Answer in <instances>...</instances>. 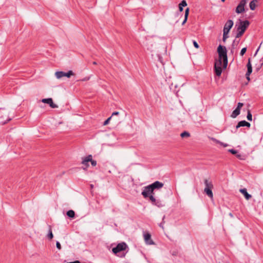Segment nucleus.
Segmentation results:
<instances>
[{"instance_id": "f257e3e1", "label": "nucleus", "mask_w": 263, "mask_h": 263, "mask_svg": "<svg viewBox=\"0 0 263 263\" xmlns=\"http://www.w3.org/2000/svg\"><path fill=\"white\" fill-rule=\"evenodd\" d=\"M217 52L218 53V59H222L223 68H226L228 65V57L226 47L219 45L217 48Z\"/></svg>"}, {"instance_id": "f03ea898", "label": "nucleus", "mask_w": 263, "mask_h": 263, "mask_svg": "<svg viewBox=\"0 0 263 263\" xmlns=\"http://www.w3.org/2000/svg\"><path fill=\"white\" fill-rule=\"evenodd\" d=\"M204 183L205 186L204 189V192L211 199H213V194L212 190L213 188V185L212 182L207 179H205L204 180Z\"/></svg>"}, {"instance_id": "7ed1b4c3", "label": "nucleus", "mask_w": 263, "mask_h": 263, "mask_svg": "<svg viewBox=\"0 0 263 263\" xmlns=\"http://www.w3.org/2000/svg\"><path fill=\"white\" fill-rule=\"evenodd\" d=\"M90 162L92 166H95L97 165V161L92 160V156L91 155H89L83 158L82 161V164L85 166L83 168V170H86L89 166L88 163Z\"/></svg>"}, {"instance_id": "20e7f679", "label": "nucleus", "mask_w": 263, "mask_h": 263, "mask_svg": "<svg viewBox=\"0 0 263 263\" xmlns=\"http://www.w3.org/2000/svg\"><path fill=\"white\" fill-rule=\"evenodd\" d=\"M128 248L127 245L124 242L118 243L117 246L112 249V252L117 254L118 253L125 250Z\"/></svg>"}, {"instance_id": "39448f33", "label": "nucleus", "mask_w": 263, "mask_h": 263, "mask_svg": "<svg viewBox=\"0 0 263 263\" xmlns=\"http://www.w3.org/2000/svg\"><path fill=\"white\" fill-rule=\"evenodd\" d=\"M248 21H240L237 26V31L238 33H243L249 25Z\"/></svg>"}, {"instance_id": "423d86ee", "label": "nucleus", "mask_w": 263, "mask_h": 263, "mask_svg": "<svg viewBox=\"0 0 263 263\" xmlns=\"http://www.w3.org/2000/svg\"><path fill=\"white\" fill-rule=\"evenodd\" d=\"M154 189L153 188L149 185L144 186L143 191L141 193V194L144 197V198H148L149 195L154 194Z\"/></svg>"}, {"instance_id": "0eeeda50", "label": "nucleus", "mask_w": 263, "mask_h": 263, "mask_svg": "<svg viewBox=\"0 0 263 263\" xmlns=\"http://www.w3.org/2000/svg\"><path fill=\"white\" fill-rule=\"evenodd\" d=\"M247 3V0H241L236 9V12L238 14L245 11V7Z\"/></svg>"}, {"instance_id": "6e6552de", "label": "nucleus", "mask_w": 263, "mask_h": 263, "mask_svg": "<svg viewBox=\"0 0 263 263\" xmlns=\"http://www.w3.org/2000/svg\"><path fill=\"white\" fill-rule=\"evenodd\" d=\"M233 26V22L232 20L228 21L224 26L223 33H229Z\"/></svg>"}, {"instance_id": "1a4fd4ad", "label": "nucleus", "mask_w": 263, "mask_h": 263, "mask_svg": "<svg viewBox=\"0 0 263 263\" xmlns=\"http://www.w3.org/2000/svg\"><path fill=\"white\" fill-rule=\"evenodd\" d=\"M43 103H47L52 108H58V105L53 103L51 98L43 99L41 101Z\"/></svg>"}, {"instance_id": "9d476101", "label": "nucleus", "mask_w": 263, "mask_h": 263, "mask_svg": "<svg viewBox=\"0 0 263 263\" xmlns=\"http://www.w3.org/2000/svg\"><path fill=\"white\" fill-rule=\"evenodd\" d=\"M144 238L146 244L154 245V242L151 239V235L149 233H144Z\"/></svg>"}, {"instance_id": "9b49d317", "label": "nucleus", "mask_w": 263, "mask_h": 263, "mask_svg": "<svg viewBox=\"0 0 263 263\" xmlns=\"http://www.w3.org/2000/svg\"><path fill=\"white\" fill-rule=\"evenodd\" d=\"M150 185L153 188L154 190H155L160 189L163 186L164 184L161 182L156 181L150 184Z\"/></svg>"}, {"instance_id": "f8f14e48", "label": "nucleus", "mask_w": 263, "mask_h": 263, "mask_svg": "<svg viewBox=\"0 0 263 263\" xmlns=\"http://www.w3.org/2000/svg\"><path fill=\"white\" fill-rule=\"evenodd\" d=\"M251 124L250 123L247 122L245 120L239 121L237 125L236 126V129H237L240 127L247 126L248 127H250Z\"/></svg>"}, {"instance_id": "ddd939ff", "label": "nucleus", "mask_w": 263, "mask_h": 263, "mask_svg": "<svg viewBox=\"0 0 263 263\" xmlns=\"http://www.w3.org/2000/svg\"><path fill=\"white\" fill-rule=\"evenodd\" d=\"M240 192L241 193H242L245 198L247 199V200H249L251 198V195L250 194H249L248 192H247V189L244 188V189H241L240 190H239Z\"/></svg>"}, {"instance_id": "4468645a", "label": "nucleus", "mask_w": 263, "mask_h": 263, "mask_svg": "<svg viewBox=\"0 0 263 263\" xmlns=\"http://www.w3.org/2000/svg\"><path fill=\"white\" fill-rule=\"evenodd\" d=\"M214 70L216 74L219 77L221 74L222 68L221 67H214Z\"/></svg>"}, {"instance_id": "2eb2a0df", "label": "nucleus", "mask_w": 263, "mask_h": 263, "mask_svg": "<svg viewBox=\"0 0 263 263\" xmlns=\"http://www.w3.org/2000/svg\"><path fill=\"white\" fill-rule=\"evenodd\" d=\"M256 3H257V0H253L252 1L250 4H249V6H250V8L252 10H255V9L256 8Z\"/></svg>"}, {"instance_id": "dca6fc26", "label": "nucleus", "mask_w": 263, "mask_h": 263, "mask_svg": "<svg viewBox=\"0 0 263 263\" xmlns=\"http://www.w3.org/2000/svg\"><path fill=\"white\" fill-rule=\"evenodd\" d=\"M240 110L238 108H236L232 113L231 117L233 118H236L240 114Z\"/></svg>"}, {"instance_id": "f3484780", "label": "nucleus", "mask_w": 263, "mask_h": 263, "mask_svg": "<svg viewBox=\"0 0 263 263\" xmlns=\"http://www.w3.org/2000/svg\"><path fill=\"white\" fill-rule=\"evenodd\" d=\"M187 6V3L185 0H183L179 5V9L180 11H183V7Z\"/></svg>"}, {"instance_id": "a211bd4d", "label": "nucleus", "mask_w": 263, "mask_h": 263, "mask_svg": "<svg viewBox=\"0 0 263 263\" xmlns=\"http://www.w3.org/2000/svg\"><path fill=\"white\" fill-rule=\"evenodd\" d=\"M65 72L63 71H57L55 73V76L56 78L58 79L62 78L64 77Z\"/></svg>"}, {"instance_id": "6ab92c4d", "label": "nucleus", "mask_w": 263, "mask_h": 263, "mask_svg": "<svg viewBox=\"0 0 263 263\" xmlns=\"http://www.w3.org/2000/svg\"><path fill=\"white\" fill-rule=\"evenodd\" d=\"M67 216H68L69 218H74L75 216V213L74 211L73 210H69L66 213Z\"/></svg>"}, {"instance_id": "aec40b11", "label": "nucleus", "mask_w": 263, "mask_h": 263, "mask_svg": "<svg viewBox=\"0 0 263 263\" xmlns=\"http://www.w3.org/2000/svg\"><path fill=\"white\" fill-rule=\"evenodd\" d=\"M222 59H218L217 60L214 65V67H221Z\"/></svg>"}, {"instance_id": "412c9836", "label": "nucleus", "mask_w": 263, "mask_h": 263, "mask_svg": "<svg viewBox=\"0 0 263 263\" xmlns=\"http://www.w3.org/2000/svg\"><path fill=\"white\" fill-rule=\"evenodd\" d=\"M247 68H248V70H247V71L246 72V76L247 79L249 80H250L249 76H250V74L251 73V72L252 71V67H248Z\"/></svg>"}, {"instance_id": "4be33fe9", "label": "nucleus", "mask_w": 263, "mask_h": 263, "mask_svg": "<svg viewBox=\"0 0 263 263\" xmlns=\"http://www.w3.org/2000/svg\"><path fill=\"white\" fill-rule=\"evenodd\" d=\"M189 8H187L185 9V11L184 20L183 22V24H184L186 21L188 15H189Z\"/></svg>"}, {"instance_id": "5701e85b", "label": "nucleus", "mask_w": 263, "mask_h": 263, "mask_svg": "<svg viewBox=\"0 0 263 263\" xmlns=\"http://www.w3.org/2000/svg\"><path fill=\"white\" fill-rule=\"evenodd\" d=\"M180 136L182 138L189 137L190 136V134L188 132L184 131L181 134Z\"/></svg>"}, {"instance_id": "b1692460", "label": "nucleus", "mask_w": 263, "mask_h": 263, "mask_svg": "<svg viewBox=\"0 0 263 263\" xmlns=\"http://www.w3.org/2000/svg\"><path fill=\"white\" fill-rule=\"evenodd\" d=\"M74 74L72 70H69L67 72H65L64 77L70 78V76H73Z\"/></svg>"}, {"instance_id": "393cba45", "label": "nucleus", "mask_w": 263, "mask_h": 263, "mask_svg": "<svg viewBox=\"0 0 263 263\" xmlns=\"http://www.w3.org/2000/svg\"><path fill=\"white\" fill-rule=\"evenodd\" d=\"M247 118L250 121L252 120V115L250 110H248Z\"/></svg>"}, {"instance_id": "a878e982", "label": "nucleus", "mask_w": 263, "mask_h": 263, "mask_svg": "<svg viewBox=\"0 0 263 263\" xmlns=\"http://www.w3.org/2000/svg\"><path fill=\"white\" fill-rule=\"evenodd\" d=\"M48 238L49 239H51L53 237V234H52V230H51L50 227L49 230V233H48Z\"/></svg>"}, {"instance_id": "bb28decb", "label": "nucleus", "mask_w": 263, "mask_h": 263, "mask_svg": "<svg viewBox=\"0 0 263 263\" xmlns=\"http://www.w3.org/2000/svg\"><path fill=\"white\" fill-rule=\"evenodd\" d=\"M149 198V200L152 202L153 204L156 202V200L155 198L154 197L153 195H149V196L148 197Z\"/></svg>"}, {"instance_id": "cd10ccee", "label": "nucleus", "mask_w": 263, "mask_h": 263, "mask_svg": "<svg viewBox=\"0 0 263 263\" xmlns=\"http://www.w3.org/2000/svg\"><path fill=\"white\" fill-rule=\"evenodd\" d=\"M153 204L158 206V207H161V206H163V205L162 204V203H161V202L160 201H158V200H156V202L154 203Z\"/></svg>"}, {"instance_id": "c85d7f7f", "label": "nucleus", "mask_w": 263, "mask_h": 263, "mask_svg": "<svg viewBox=\"0 0 263 263\" xmlns=\"http://www.w3.org/2000/svg\"><path fill=\"white\" fill-rule=\"evenodd\" d=\"M246 51H247V48L246 47L243 48L240 51V55H241V56L243 55V54L246 53Z\"/></svg>"}, {"instance_id": "c756f323", "label": "nucleus", "mask_w": 263, "mask_h": 263, "mask_svg": "<svg viewBox=\"0 0 263 263\" xmlns=\"http://www.w3.org/2000/svg\"><path fill=\"white\" fill-rule=\"evenodd\" d=\"M229 152H230L231 154L235 155L237 153V151L234 149H230L228 150Z\"/></svg>"}, {"instance_id": "7c9ffc66", "label": "nucleus", "mask_w": 263, "mask_h": 263, "mask_svg": "<svg viewBox=\"0 0 263 263\" xmlns=\"http://www.w3.org/2000/svg\"><path fill=\"white\" fill-rule=\"evenodd\" d=\"M229 34H223V39L222 40L224 42L229 37Z\"/></svg>"}, {"instance_id": "2f4dec72", "label": "nucleus", "mask_w": 263, "mask_h": 263, "mask_svg": "<svg viewBox=\"0 0 263 263\" xmlns=\"http://www.w3.org/2000/svg\"><path fill=\"white\" fill-rule=\"evenodd\" d=\"M111 118V117H109L107 120H106L104 121V123H103V125H107V124H108V123H109V121L110 120Z\"/></svg>"}, {"instance_id": "473e14b6", "label": "nucleus", "mask_w": 263, "mask_h": 263, "mask_svg": "<svg viewBox=\"0 0 263 263\" xmlns=\"http://www.w3.org/2000/svg\"><path fill=\"white\" fill-rule=\"evenodd\" d=\"M210 138V139H211V140H212L213 141H214V142H216V143H218V144H219V143H220V141H219V140H217V139H215V138L211 137V138Z\"/></svg>"}, {"instance_id": "72a5a7b5", "label": "nucleus", "mask_w": 263, "mask_h": 263, "mask_svg": "<svg viewBox=\"0 0 263 263\" xmlns=\"http://www.w3.org/2000/svg\"><path fill=\"white\" fill-rule=\"evenodd\" d=\"M243 104L242 103L239 102L237 105V107L236 108H238V109L240 110L241 108L243 106Z\"/></svg>"}, {"instance_id": "f704fd0d", "label": "nucleus", "mask_w": 263, "mask_h": 263, "mask_svg": "<svg viewBox=\"0 0 263 263\" xmlns=\"http://www.w3.org/2000/svg\"><path fill=\"white\" fill-rule=\"evenodd\" d=\"M56 246H57V248L59 250H61V246L60 243L59 241H57V242H56Z\"/></svg>"}, {"instance_id": "c9c22d12", "label": "nucleus", "mask_w": 263, "mask_h": 263, "mask_svg": "<svg viewBox=\"0 0 263 263\" xmlns=\"http://www.w3.org/2000/svg\"><path fill=\"white\" fill-rule=\"evenodd\" d=\"M193 43L194 46L196 48H199V46L198 43L195 41H193Z\"/></svg>"}, {"instance_id": "e433bc0d", "label": "nucleus", "mask_w": 263, "mask_h": 263, "mask_svg": "<svg viewBox=\"0 0 263 263\" xmlns=\"http://www.w3.org/2000/svg\"><path fill=\"white\" fill-rule=\"evenodd\" d=\"M164 218H165V216H164L163 218V221L159 224V226L160 227H161L162 229H163V224L165 222L164 221Z\"/></svg>"}, {"instance_id": "4c0bfd02", "label": "nucleus", "mask_w": 263, "mask_h": 263, "mask_svg": "<svg viewBox=\"0 0 263 263\" xmlns=\"http://www.w3.org/2000/svg\"><path fill=\"white\" fill-rule=\"evenodd\" d=\"M248 67H252V66H251V63H250V59H249V61H248V63L247 64V68H248Z\"/></svg>"}, {"instance_id": "58836bf2", "label": "nucleus", "mask_w": 263, "mask_h": 263, "mask_svg": "<svg viewBox=\"0 0 263 263\" xmlns=\"http://www.w3.org/2000/svg\"><path fill=\"white\" fill-rule=\"evenodd\" d=\"M219 144H220L221 145H222L223 147H227V146L228 145V144H224V143H222V142H220V143H219Z\"/></svg>"}, {"instance_id": "ea45409f", "label": "nucleus", "mask_w": 263, "mask_h": 263, "mask_svg": "<svg viewBox=\"0 0 263 263\" xmlns=\"http://www.w3.org/2000/svg\"><path fill=\"white\" fill-rule=\"evenodd\" d=\"M119 114V112L118 111H115V112H114L112 114V116H115V115H118Z\"/></svg>"}, {"instance_id": "a19ab883", "label": "nucleus", "mask_w": 263, "mask_h": 263, "mask_svg": "<svg viewBox=\"0 0 263 263\" xmlns=\"http://www.w3.org/2000/svg\"><path fill=\"white\" fill-rule=\"evenodd\" d=\"M67 263H81L79 260H76L72 262H68Z\"/></svg>"}, {"instance_id": "79ce46f5", "label": "nucleus", "mask_w": 263, "mask_h": 263, "mask_svg": "<svg viewBox=\"0 0 263 263\" xmlns=\"http://www.w3.org/2000/svg\"><path fill=\"white\" fill-rule=\"evenodd\" d=\"M261 44H262V42L261 43V44H260V46H259V47L258 48V49H257V50L256 51V52H255V53L254 55H256V54H257V52H258V50H259V48H260V46H261Z\"/></svg>"}, {"instance_id": "37998d69", "label": "nucleus", "mask_w": 263, "mask_h": 263, "mask_svg": "<svg viewBox=\"0 0 263 263\" xmlns=\"http://www.w3.org/2000/svg\"><path fill=\"white\" fill-rule=\"evenodd\" d=\"M242 34H236V38L240 37Z\"/></svg>"}, {"instance_id": "c03bdc74", "label": "nucleus", "mask_w": 263, "mask_h": 263, "mask_svg": "<svg viewBox=\"0 0 263 263\" xmlns=\"http://www.w3.org/2000/svg\"><path fill=\"white\" fill-rule=\"evenodd\" d=\"M236 157L238 158H240L241 157V155L240 154H238L236 155Z\"/></svg>"}, {"instance_id": "a18cd8bd", "label": "nucleus", "mask_w": 263, "mask_h": 263, "mask_svg": "<svg viewBox=\"0 0 263 263\" xmlns=\"http://www.w3.org/2000/svg\"><path fill=\"white\" fill-rule=\"evenodd\" d=\"M236 42H237V43H238V41H236V39L233 42V43H235Z\"/></svg>"}, {"instance_id": "49530a36", "label": "nucleus", "mask_w": 263, "mask_h": 263, "mask_svg": "<svg viewBox=\"0 0 263 263\" xmlns=\"http://www.w3.org/2000/svg\"><path fill=\"white\" fill-rule=\"evenodd\" d=\"M92 63H93V65H97V62H93Z\"/></svg>"}, {"instance_id": "de8ad7c7", "label": "nucleus", "mask_w": 263, "mask_h": 263, "mask_svg": "<svg viewBox=\"0 0 263 263\" xmlns=\"http://www.w3.org/2000/svg\"><path fill=\"white\" fill-rule=\"evenodd\" d=\"M226 0H221L222 2H224Z\"/></svg>"}, {"instance_id": "09e8293b", "label": "nucleus", "mask_w": 263, "mask_h": 263, "mask_svg": "<svg viewBox=\"0 0 263 263\" xmlns=\"http://www.w3.org/2000/svg\"><path fill=\"white\" fill-rule=\"evenodd\" d=\"M263 64V62H262L260 64V65L261 66Z\"/></svg>"}]
</instances>
